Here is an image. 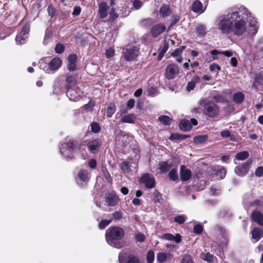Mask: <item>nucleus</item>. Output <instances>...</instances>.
Instances as JSON below:
<instances>
[{"label":"nucleus","mask_w":263,"mask_h":263,"mask_svg":"<svg viewBox=\"0 0 263 263\" xmlns=\"http://www.w3.org/2000/svg\"><path fill=\"white\" fill-rule=\"evenodd\" d=\"M139 54L138 48L136 47H130L124 50L122 57L127 62L136 61Z\"/></svg>","instance_id":"7"},{"label":"nucleus","mask_w":263,"mask_h":263,"mask_svg":"<svg viewBox=\"0 0 263 263\" xmlns=\"http://www.w3.org/2000/svg\"><path fill=\"white\" fill-rule=\"evenodd\" d=\"M203 228L201 224H198L194 227L193 231L195 233L200 234L202 232Z\"/></svg>","instance_id":"58"},{"label":"nucleus","mask_w":263,"mask_h":263,"mask_svg":"<svg viewBox=\"0 0 263 263\" xmlns=\"http://www.w3.org/2000/svg\"><path fill=\"white\" fill-rule=\"evenodd\" d=\"M91 131L94 133H97L100 130V127L98 123L97 122H93L91 124Z\"/></svg>","instance_id":"51"},{"label":"nucleus","mask_w":263,"mask_h":263,"mask_svg":"<svg viewBox=\"0 0 263 263\" xmlns=\"http://www.w3.org/2000/svg\"><path fill=\"white\" fill-rule=\"evenodd\" d=\"M52 36V33L50 29H47L45 32V35L43 43L44 44H47L50 41Z\"/></svg>","instance_id":"45"},{"label":"nucleus","mask_w":263,"mask_h":263,"mask_svg":"<svg viewBox=\"0 0 263 263\" xmlns=\"http://www.w3.org/2000/svg\"><path fill=\"white\" fill-rule=\"evenodd\" d=\"M179 128L183 131H189L192 129L190 122L187 120H182L179 123Z\"/></svg>","instance_id":"30"},{"label":"nucleus","mask_w":263,"mask_h":263,"mask_svg":"<svg viewBox=\"0 0 263 263\" xmlns=\"http://www.w3.org/2000/svg\"><path fill=\"white\" fill-rule=\"evenodd\" d=\"M66 82L67 83L66 87L69 85L70 87H77L76 84V80L73 76L68 74L66 77Z\"/></svg>","instance_id":"35"},{"label":"nucleus","mask_w":263,"mask_h":263,"mask_svg":"<svg viewBox=\"0 0 263 263\" xmlns=\"http://www.w3.org/2000/svg\"><path fill=\"white\" fill-rule=\"evenodd\" d=\"M252 162V160H248L242 165L236 166L235 168V173L239 176H245L247 174Z\"/></svg>","instance_id":"12"},{"label":"nucleus","mask_w":263,"mask_h":263,"mask_svg":"<svg viewBox=\"0 0 263 263\" xmlns=\"http://www.w3.org/2000/svg\"><path fill=\"white\" fill-rule=\"evenodd\" d=\"M159 166V168L161 173H166L172 167V165L168 164L166 161L160 162Z\"/></svg>","instance_id":"34"},{"label":"nucleus","mask_w":263,"mask_h":263,"mask_svg":"<svg viewBox=\"0 0 263 263\" xmlns=\"http://www.w3.org/2000/svg\"><path fill=\"white\" fill-rule=\"evenodd\" d=\"M166 29L165 24L159 23L154 25L151 29V33L154 37H157Z\"/></svg>","instance_id":"14"},{"label":"nucleus","mask_w":263,"mask_h":263,"mask_svg":"<svg viewBox=\"0 0 263 263\" xmlns=\"http://www.w3.org/2000/svg\"><path fill=\"white\" fill-rule=\"evenodd\" d=\"M97 161L94 159H91L89 161L88 165L91 168H95L97 166Z\"/></svg>","instance_id":"64"},{"label":"nucleus","mask_w":263,"mask_h":263,"mask_svg":"<svg viewBox=\"0 0 263 263\" xmlns=\"http://www.w3.org/2000/svg\"><path fill=\"white\" fill-rule=\"evenodd\" d=\"M78 176L80 180L84 182L88 181L90 178V174L85 170H81L79 172Z\"/></svg>","instance_id":"31"},{"label":"nucleus","mask_w":263,"mask_h":263,"mask_svg":"<svg viewBox=\"0 0 263 263\" xmlns=\"http://www.w3.org/2000/svg\"><path fill=\"white\" fill-rule=\"evenodd\" d=\"M62 60L59 58H54L48 63L40 62V67L47 73H53L61 66Z\"/></svg>","instance_id":"5"},{"label":"nucleus","mask_w":263,"mask_h":263,"mask_svg":"<svg viewBox=\"0 0 263 263\" xmlns=\"http://www.w3.org/2000/svg\"><path fill=\"white\" fill-rule=\"evenodd\" d=\"M163 238L168 240H173L176 243H179L181 241V236L179 234H176L175 236L173 234L166 233L163 235Z\"/></svg>","instance_id":"28"},{"label":"nucleus","mask_w":263,"mask_h":263,"mask_svg":"<svg viewBox=\"0 0 263 263\" xmlns=\"http://www.w3.org/2000/svg\"><path fill=\"white\" fill-rule=\"evenodd\" d=\"M116 111V107L115 105L110 104L107 107L106 115L108 118H110Z\"/></svg>","instance_id":"43"},{"label":"nucleus","mask_w":263,"mask_h":263,"mask_svg":"<svg viewBox=\"0 0 263 263\" xmlns=\"http://www.w3.org/2000/svg\"><path fill=\"white\" fill-rule=\"evenodd\" d=\"M118 201V197L114 194H109L106 199V202L109 206L115 205Z\"/></svg>","instance_id":"29"},{"label":"nucleus","mask_w":263,"mask_h":263,"mask_svg":"<svg viewBox=\"0 0 263 263\" xmlns=\"http://www.w3.org/2000/svg\"><path fill=\"white\" fill-rule=\"evenodd\" d=\"M112 221V219L108 220H102L99 224V228L100 229H104L106 226L109 225Z\"/></svg>","instance_id":"49"},{"label":"nucleus","mask_w":263,"mask_h":263,"mask_svg":"<svg viewBox=\"0 0 263 263\" xmlns=\"http://www.w3.org/2000/svg\"><path fill=\"white\" fill-rule=\"evenodd\" d=\"M245 7H240L236 12H230L220 16L217 20V29L222 34H231L233 23L235 18L246 12Z\"/></svg>","instance_id":"2"},{"label":"nucleus","mask_w":263,"mask_h":263,"mask_svg":"<svg viewBox=\"0 0 263 263\" xmlns=\"http://www.w3.org/2000/svg\"><path fill=\"white\" fill-rule=\"evenodd\" d=\"M126 253L121 251L118 256L119 263H140L139 258L134 255H129L126 257Z\"/></svg>","instance_id":"9"},{"label":"nucleus","mask_w":263,"mask_h":263,"mask_svg":"<svg viewBox=\"0 0 263 263\" xmlns=\"http://www.w3.org/2000/svg\"><path fill=\"white\" fill-rule=\"evenodd\" d=\"M172 13L170 6L166 4H163L160 8L159 13L163 17L169 16Z\"/></svg>","instance_id":"25"},{"label":"nucleus","mask_w":263,"mask_h":263,"mask_svg":"<svg viewBox=\"0 0 263 263\" xmlns=\"http://www.w3.org/2000/svg\"><path fill=\"white\" fill-rule=\"evenodd\" d=\"M135 239L137 242H139L141 243L144 241L145 236L144 234L142 233H137L136 235Z\"/></svg>","instance_id":"56"},{"label":"nucleus","mask_w":263,"mask_h":263,"mask_svg":"<svg viewBox=\"0 0 263 263\" xmlns=\"http://www.w3.org/2000/svg\"><path fill=\"white\" fill-rule=\"evenodd\" d=\"M29 30V26L28 25L23 27L22 31L16 36L15 41L17 44L22 45L27 42Z\"/></svg>","instance_id":"8"},{"label":"nucleus","mask_w":263,"mask_h":263,"mask_svg":"<svg viewBox=\"0 0 263 263\" xmlns=\"http://www.w3.org/2000/svg\"><path fill=\"white\" fill-rule=\"evenodd\" d=\"M253 221L258 224L263 226V214L259 211H254L251 214Z\"/></svg>","instance_id":"18"},{"label":"nucleus","mask_w":263,"mask_h":263,"mask_svg":"<svg viewBox=\"0 0 263 263\" xmlns=\"http://www.w3.org/2000/svg\"><path fill=\"white\" fill-rule=\"evenodd\" d=\"M249 154L247 151H243L238 153L236 156L235 158L238 160H244L248 158Z\"/></svg>","instance_id":"41"},{"label":"nucleus","mask_w":263,"mask_h":263,"mask_svg":"<svg viewBox=\"0 0 263 263\" xmlns=\"http://www.w3.org/2000/svg\"><path fill=\"white\" fill-rule=\"evenodd\" d=\"M226 174V169L223 167L220 166L214 170L211 175L214 179L220 180L225 177Z\"/></svg>","instance_id":"16"},{"label":"nucleus","mask_w":263,"mask_h":263,"mask_svg":"<svg viewBox=\"0 0 263 263\" xmlns=\"http://www.w3.org/2000/svg\"><path fill=\"white\" fill-rule=\"evenodd\" d=\"M172 257V255L170 253L160 252L157 255V260L160 263H162L171 260Z\"/></svg>","instance_id":"20"},{"label":"nucleus","mask_w":263,"mask_h":263,"mask_svg":"<svg viewBox=\"0 0 263 263\" xmlns=\"http://www.w3.org/2000/svg\"><path fill=\"white\" fill-rule=\"evenodd\" d=\"M158 120L165 125H170L172 123V119L167 116H160Z\"/></svg>","instance_id":"36"},{"label":"nucleus","mask_w":263,"mask_h":263,"mask_svg":"<svg viewBox=\"0 0 263 263\" xmlns=\"http://www.w3.org/2000/svg\"><path fill=\"white\" fill-rule=\"evenodd\" d=\"M220 136L223 138L230 137L232 141H234L233 137L231 136L230 132L229 130H225L220 133Z\"/></svg>","instance_id":"52"},{"label":"nucleus","mask_w":263,"mask_h":263,"mask_svg":"<svg viewBox=\"0 0 263 263\" xmlns=\"http://www.w3.org/2000/svg\"><path fill=\"white\" fill-rule=\"evenodd\" d=\"M170 178L173 180L176 181L178 179V175L176 169H172L168 173Z\"/></svg>","instance_id":"46"},{"label":"nucleus","mask_w":263,"mask_h":263,"mask_svg":"<svg viewBox=\"0 0 263 263\" xmlns=\"http://www.w3.org/2000/svg\"><path fill=\"white\" fill-rule=\"evenodd\" d=\"M196 33L198 34V36H200L201 37L203 36L206 32V27L203 25H198L196 29Z\"/></svg>","instance_id":"38"},{"label":"nucleus","mask_w":263,"mask_h":263,"mask_svg":"<svg viewBox=\"0 0 263 263\" xmlns=\"http://www.w3.org/2000/svg\"><path fill=\"white\" fill-rule=\"evenodd\" d=\"M207 139V135H198L194 137V142L195 144H201L205 142Z\"/></svg>","instance_id":"37"},{"label":"nucleus","mask_w":263,"mask_h":263,"mask_svg":"<svg viewBox=\"0 0 263 263\" xmlns=\"http://www.w3.org/2000/svg\"><path fill=\"white\" fill-rule=\"evenodd\" d=\"M246 12L242 15H239L235 18L233 23L231 34L240 36L245 34L247 31V23L246 20L249 22V25L251 28V31L249 33L254 35L257 31L258 26L256 20L251 16L249 11L245 8Z\"/></svg>","instance_id":"1"},{"label":"nucleus","mask_w":263,"mask_h":263,"mask_svg":"<svg viewBox=\"0 0 263 263\" xmlns=\"http://www.w3.org/2000/svg\"><path fill=\"white\" fill-rule=\"evenodd\" d=\"M140 181L148 189L153 188L155 186V179L152 175L149 174L143 175L140 179Z\"/></svg>","instance_id":"13"},{"label":"nucleus","mask_w":263,"mask_h":263,"mask_svg":"<svg viewBox=\"0 0 263 263\" xmlns=\"http://www.w3.org/2000/svg\"><path fill=\"white\" fill-rule=\"evenodd\" d=\"M143 4V3L140 0H134L133 5L135 9L138 10L142 7Z\"/></svg>","instance_id":"55"},{"label":"nucleus","mask_w":263,"mask_h":263,"mask_svg":"<svg viewBox=\"0 0 263 263\" xmlns=\"http://www.w3.org/2000/svg\"><path fill=\"white\" fill-rule=\"evenodd\" d=\"M255 175L257 177H260L263 176V167H258L255 172Z\"/></svg>","instance_id":"60"},{"label":"nucleus","mask_w":263,"mask_h":263,"mask_svg":"<svg viewBox=\"0 0 263 263\" xmlns=\"http://www.w3.org/2000/svg\"><path fill=\"white\" fill-rule=\"evenodd\" d=\"M221 54H224L225 56L227 57H230L234 54H236L235 52H232L230 50H226L221 51Z\"/></svg>","instance_id":"63"},{"label":"nucleus","mask_w":263,"mask_h":263,"mask_svg":"<svg viewBox=\"0 0 263 263\" xmlns=\"http://www.w3.org/2000/svg\"><path fill=\"white\" fill-rule=\"evenodd\" d=\"M101 144V140L100 139H96L88 142L87 146L91 153H96L98 152Z\"/></svg>","instance_id":"15"},{"label":"nucleus","mask_w":263,"mask_h":263,"mask_svg":"<svg viewBox=\"0 0 263 263\" xmlns=\"http://www.w3.org/2000/svg\"><path fill=\"white\" fill-rule=\"evenodd\" d=\"M215 258V257H214L213 255L209 253H208L206 254H205L204 257L203 258V260L210 263H213Z\"/></svg>","instance_id":"50"},{"label":"nucleus","mask_w":263,"mask_h":263,"mask_svg":"<svg viewBox=\"0 0 263 263\" xmlns=\"http://www.w3.org/2000/svg\"><path fill=\"white\" fill-rule=\"evenodd\" d=\"M251 205L253 206H263V201L257 199L253 201Z\"/></svg>","instance_id":"59"},{"label":"nucleus","mask_w":263,"mask_h":263,"mask_svg":"<svg viewBox=\"0 0 263 263\" xmlns=\"http://www.w3.org/2000/svg\"><path fill=\"white\" fill-rule=\"evenodd\" d=\"M245 95L242 92H237L233 96V101L238 104L241 103L244 100Z\"/></svg>","instance_id":"33"},{"label":"nucleus","mask_w":263,"mask_h":263,"mask_svg":"<svg viewBox=\"0 0 263 263\" xmlns=\"http://www.w3.org/2000/svg\"><path fill=\"white\" fill-rule=\"evenodd\" d=\"M155 254L153 251L149 250L148 251L146 256V260L148 263H152L154 260Z\"/></svg>","instance_id":"48"},{"label":"nucleus","mask_w":263,"mask_h":263,"mask_svg":"<svg viewBox=\"0 0 263 263\" xmlns=\"http://www.w3.org/2000/svg\"><path fill=\"white\" fill-rule=\"evenodd\" d=\"M187 137L186 135L175 133L171 134L170 139L172 141H177L184 139Z\"/></svg>","instance_id":"39"},{"label":"nucleus","mask_w":263,"mask_h":263,"mask_svg":"<svg viewBox=\"0 0 263 263\" xmlns=\"http://www.w3.org/2000/svg\"><path fill=\"white\" fill-rule=\"evenodd\" d=\"M115 54V49L112 47H110L109 49L106 50L105 52V57L107 58H110L114 56Z\"/></svg>","instance_id":"54"},{"label":"nucleus","mask_w":263,"mask_h":263,"mask_svg":"<svg viewBox=\"0 0 263 263\" xmlns=\"http://www.w3.org/2000/svg\"><path fill=\"white\" fill-rule=\"evenodd\" d=\"M198 104L200 105L204 104L203 113L209 117L215 118L219 115V107L213 101L201 99Z\"/></svg>","instance_id":"4"},{"label":"nucleus","mask_w":263,"mask_h":263,"mask_svg":"<svg viewBox=\"0 0 263 263\" xmlns=\"http://www.w3.org/2000/svg\"><path fill=\"white\" fill-rule=\"evenodd\" d=\"M77 143L73 140L62 143L60 146V152L62 155L67 159L73 158V152L76 147Z\"/></svg>","instance_id":"6"},{"label":"nucleus","mask_w":263,"mask_h":263,"mask_svg":"<svg viewBox=\"0 0 263 263\" xmlns=\"http://www.w3.org/2000/svg\"><path fill=\"white\" fill-rule=\"evenodd\" d=\"M131 167L132 165L129 162H123L121 164V168L126 173L132 172Z\"/></svg>","instance_id":"40"},{"label":"nucleus","mask_w":263,"mask_h":263,"mask_svg":"<svg viewBox=\"0 0 263 263\" xmlns=\"http://www.w3.org/2000/svg\"><path fill=\"white\" fill-rule=\"evenodd\" d=\"M185 47L181 46L176 49L172 53L171 55L174 58H177L182 54L183 51L184 50Z\"/></svg>","instance_id":"42"},{"label":"nucleus","mask_w":263,"mask_h":263,"mask_svg":"<svg viewBox=\"0 0 263 263\" xmlns=\"http://www.w3.org/2000/svg\"><path fill=\"white\" fill-rule=\"evenodd\" d=\"M192 173L185 166L181 165L180 167V178L182 181H187L191 177Z\"/></svg>","instance_id":"17"},{"label":"nucleus","mask_w":263,"mask_h":263,"mask_svg":"<svg viewBox=\"0 0 263 263\" xmlns=\"http://www.w3.org/2000/svg\"><path fill=\"white\" fill-rule=\"evenodd\" d=\"M187 217L185 215H178L174 218V221L179 223L182 224L186 220Z\"/></svg>","instance_id":"44"},{"label":"nucleus","mask_w":263,"mask_h":263,"mask_svg":"<svg viewBox=\"0 0 263 263\" xmlns=\"http://www.w3.org/2000/svg\"><path fill=\"white\" fill-rule=\"evenodd\" d=\"M124 235V231L123 229L114 227L107 229L105 234V239L109 246L120 249L125 246V242L121 240Z\"/></svg>","instance_id":"3"},{"label":"nucleus","mask_w":263,"mask_h":263,"mask_svg":"<svg viewBox=\"0 0 263 263\" xmlns=\"http://www.w3.org/2000/svg\"><path fill=\"white\" fill-rule=\"evenodd\" d=\"M179 72L178 67L174 64H170L166 67L165 76L168 80L173 79L178 74Z\"/></svg>","instance_id":"11"},{"label":"nucleus","mask_w":263,"mask_h":263,"mask_svg":"<svg viewBox=\"0 0 263 263\" xmlns=\"http://www.w3.org/2000/svg\"><path fill=\"white\" fill-rule=\"evenodd\" d=\"M108 6L106 3H101L99 5L98 13L101 18H105L107 16Z\"/></svg>","instance_id":"22"},{"label":"nucleus","mask_w":263,"mask_h":263,"mask_svg":"<svg viewBox=\"0 0 263 263\" xmlns=\"http://www.w3.org/2000/svg\"><path fill=\"white\" fill-rule=\"evenodd\" d=\"M228 242V238L227 234L224 232L221 235L220 238L218 239V245L220 247L222 248L226 246Z\"/></svg>","instance_id":"32"},{"label":"nucleus","mask_w":263,"mask_h":263,"mask_svg":"<svg viewBox=\"0 0 263 263\" xmlns=\"http://www.w3.org/2000/svg\"><path fill=\"white\" fill-rule=\"evenodd\" d=\"M109 1V3L110 6L112 7L109 14L110 15L109 20V21H114L115 19L117 18L118 16V14L115 12V10L114 7L116 5V2L118 0H108Z\"/></svg>","instance_id":"24"},{"label":"nucleus","mask_w":263,"mask_h":263,"mask_svg":"<svg viewBox=\"0 0 263 263\" xmlns=\"http://www.w3.org/2000/svg\"><path fill=\"white\" fill-rule=\"evenodd\" d=\"M136 118V116L134 114H129L122 117L120 120L121 123H134Z\"/></svg>","instance_id":"27"},{"label":"nucleus","mask_w":263,"mask_h":263,"mask_svg":"<svg viewBox=\"0 0 263 263\" xmlns=\"http://www.w3.org/2000/svg\"><path fill=\"white\" fill-rule=\"evenodd\" d=\"M192 9L194 12L199 13H202L205 10V8H203L202 4L199 1H196L193 3Z\"/></svg>","instance_id":"23"},{"label":"nucleus","mask_w":263,"mask_h":263,"mask_svg":"<svg viewBox=\"0 0 263 263\" xmlns=\"http://www.w3.org/2000/svg\"><path fill=\"white\" fill-rule=\"evenodd\" d=\"M64 51V46L61 43L57 44L55 47V51L58 53H61Z\"/></svg>","instance_id":"53"},{"label":"nucleus","mask_w":263,"mask_h":263,"mask_svg":"<svg viewBox=\"0 0 263 263\" xmlns=\"http://www.w3.org/2000/svg\"><path fill=\"white\" fill-rule=\"evenodd\" d=\"M135 101L134 99H130L127 103V109H131L135 106Z\"/></svg>","instance_id":"61"},{"label":"nucleus","mask_w":263,"mask_h":263,"mask_svg":"<svg viewBox=\"0 0 263 263\" xmlns=\"http://www.w3.org/2000/svg\"><path fill=\"white\" fill-rule=\"evenodd\" d=\"M252 238L255 241H258L263 236V230L261 229L255 228L251 231Z\"/></svg>","instance_id":"19"},{"label":"nucleus","mask_w":263,"mask_h":263,"mask_svg":"<svg viewBox=\"0 0 263 263\" xmlns=\"http://www.w3.org/2000/svg\"><path fill=\"white\" fill-rule=\"evenodd\" d=\"M67 89L66 96L70 101H77L79 100L81 98V91L78 87L71 88L67 85Z\"/></svg>","instance_id":"10"},{"label":"nucleus","mask_w":263,"mask_h":263,"mask_svg":"<svg viewBox=\"0 0 263 263\" xmlns=\"http://www.w3.org/2000/svg\"><path fill=\"white\" fill-rule=\"evenodd\" d=\"M169 44L166 40H164L163 42L162 47H160L159 49V52L164 54L168 50Z\"/></svg>","instance_id":"47"},{"label":"nucleus","mask_w":263,"mask_h":263,"mask_svg":"<svg viewBox=\"0 0 263 263\" xmlns=\"http://www.w3.org/2000/svg\"><path fill=\"white\" fill-rule=\"evenodd\" d=\"M181 263H193V261L190 255H185L181 260Z\"/></svg>","instance_id":"57"},{"label":"nucleus","mask_w":263,"mask_h":263,"mask_svg":"<svg viewBox=\"0 0 263 263\" xmlns=\"http://www.w3.org/2000/svg\"><path fill=\"white\" fill-rule=\"evenodd\" d=\"M199 81V77L197 76L193 77L191 81L187 83L186 86V90L188 91L193 90L194 89L196 84L198 83Z\"/></svg>","instance_id":"26"},{"label":"nucleus","mask_w":263,"mask_h":263,"mask_svg":"<svg viewBox=\"0 0 263 263\" xmlns=\"http://www.w3.org/2000/svg\"><path fill=\"white\" fill-rule=\"evenodd\" d=\"M77 60V56L76 54H70L68 58V69L70 71H74L76 69V62Z\"/></svg>","instance_id":"21"},{"label":"nucleus","mask_w":263,"mask_h":263,"mask_svg":"<svg viewBox=\"0 0 263 263\" xmlns=\"http://www.w3.org/2000/svg\"><path fill=\"white\" fill-rule=\"evenodd\" d=\"M209 193L212 195H217L219 193V189L217 186H213L211 187Z\"/></svg>","instance_id":"62"}]
</instances>
